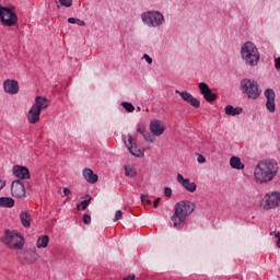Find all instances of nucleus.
Returning a JSON list of instances; mask_svg holds the SVG:
<instances>
[{"instance_id":"obj_1","label":"nucleus","mask_w":280,"mask_h":280,"mask_svg":"<svg viewBox=\"0 0 280 280\" xmlns=\"http://www.w3.org/2000/svg\"><path fill=\"white\" fill-rule=\"evenodd\" d=\"M279 163L275 160H262L254 168V183L256 185H268L277 178Z\"/></svg>"},{"instance_id":"obj_2","label":"nucleus","mask_w":280,"mask_h":280,"mask_svg":"<svg viewBox=\"0 0 280 280\" xmlns=\"http://www.w3.org/2000/svg\"><path fill=\"white\" fill-rule=\"evenodd\" d=\"M196 209V206L191 201H179L175 205L174 214L172 217V222L174 229H183L185 226V222L187 221V217L191 215Z\"/></svg>"},{"instance_id":"obj_3","label":"nucleus","mask_w":280,"mask_h":280,"mask_svg":"<svg viewBox=\"0 0 280 280\" xmlns=\"http://www.w3.org/2000/svg\"><path fill=\"white\" fill-rule=\"evenodd\" d=\"M241 57L248 67H257L259 65V50L253 42L243 44Z\"/></svg>"},{"instance_id":"obj_4","label":"nucleus","mask_w":280,"mask_h":280,"mask_svg":"<svg viewBox=\"0 0 280 280\" xmlns=\"http://www.w3.org/2000/svg\"><path fill=\"white\" fill-rule=\"evenodd\" d=\"M49 107V101L43 96H36L35 103L32 105L28 110L27 119L28 124H38L40 121V113L45 110V108Z\"/></svg>"},{"instance_id":"obj_5","label":"nucleus","mask_w":280,"mask_h":280,"mask_svg":"<svg viewBox=\"0 0 280 280\" xmlns=\"http://www.w3.org/2000/svg\"><path fill=\"white\" fill-rule=\"evenodd\" d=\"M16 8L11 7H0V22L4 27H14L19 25V15L15 12Z\"/></svg>"},{"instance_id":"obj_6","label":"nucleus","mask_w":280,"mask_h":280,"mask_svg":"<svg viewBox=\"0 0 280 280\" xmlns=\"http://www.w3.org/2000/svg\"><path fill=\"white\" fill-rule=\"evenodd\" d=\"M2 244L12 248L13 250H21L25 242L21 234L16 231L7 230L4 236L1 238Z\"/></svg>"},{"instance_id":"obj_7","label":"nucleus","mask_w":280,"mask_h":280,"mask_svg":"<svg viewBox=\"0 0 280 280\" xmlns=\"http://www.w3.org/2000/svg\"><path fill=\"white\" fill-rule=\"evenodd\" d=\"M241 90L243 95L247 96L248 100H258V97L261 95L259 83L253 79H243L241 81Z\"/></svg>"},{"instance_id":"obj_8","label":"nucleus","mask_w":280,"mask_h":280,"mask_svg":"<svg viewBox=\"0 0 280 280\" xmlns=\"http://www.w3.org/2000/svg\"><path fill=\"white\" fill-rule=\"evenodd\" d=\"M141 19L148 27H161L165 23V16L159 11H147L142 13Z\"/></svg>"},{"instance_id":"obj_9","label":"nucleus","mask_w":280,"mask_h":280,"mask_svg":"<svg viewBox=\"0 0 280 280\" xmlns=\"http://www.w3.org/2000/svg\"><path fill=\"white\" fill-rule=\"evenodd\" d=\"M280 206V192L269 191L265 195L260 202V208L264 211H270V209H277Z\"/></svg>"},{"instance_id":"obj_10","label":"nucleus","mask_w":280,"mask_h":280,"mask_svg":"<svg viewBox=\"0 0 280 280\" xmlns=\"http://www.w3.org/2000/svg\"><path fill=\"white\" fill-rule=\"evenodd\" d=\"M198 89L201 95L203 96V98L206 100V102L211 103L218 100V94L213 93L207 83L205 82L199 83Z\"/></svg>"},{"instance_id":"obj_11","label":"nucleus","mask_w":280,"mask_h":280,"mask_svg":"<svg viewBox=\"0 0 280 280\" xmlns=\"http://www.w3.org/2000/svg\"><path fill=\"white\" fill-rule=\"evenodd\" d=\"M125 145L132 156H143V151L137 147V142H135V138H132V136H127V140L125 139Z\"/></svg>"},{"instance_id":"obj_12","label":"nucleus","mask_w":280,"mask_h":280,"mask_svg":"<svg viewBox=\"0 0 280 280\" xmlns=\"http://www.w3.org/2000/svg\"><path fill=\"white\" fill-rule=\"evenodd\" d=\"M175 93L177 95H179V97H182V100H184L186 102V104H189L194 108H200V101L198 98L194 97V95H191V93H189L187 91L180 92L178 90H176Z\"/></svg>"},{"instance_id":"obj_13","label":"nucleus","mask_w":280,"mask_h":280,"mask_svg":"<svg viewBox=\"0 0 280 280\" xmlns=\"http://www.w3.org/2000/svg\"><path fill=\"white\" fill-rule=\"evenodd\" d=\"M265 97L267 100L266 102V108L269 110V113H275L277 110V105L275 103V100L277 97V94H275V90L272 89H267L265 91Z\"/></svg>"},{"instance_id":"obj_14","label":"nucleus","mask_w":280,"mask_h":280,"mask_svg":"<svg viewBox=\"0 0 280 280\" xmlns=\"http://www.w3.org/2000/svg\"><path fill=\"white\" fill-rule=\"evenodd\" d=\"M11 194L13 198H25V185L20 179H16L11 185Z\"/></svg>"},{"instance_id":"obj_15","label":"nucleus","mask_w":280,"mask_h":280,"mask_svg":"<svg viewBox=\"0 0 280 280\" xmlns=\"http://www.w3.org/2000/svg\"><path fill=\"white\" fill-rule=\"evenodd\" d=\"M150 131L152 137H161L165 132V124L159 119H153L150 122Z\"/></svg>"},{"instance_id":"obj_16","label":"nucleus","mask_w":280,"mask_h":280,"mask_svg":"<svg viewBox=\"0 0 280 280\" xmlns=\"http://www.w3.org/2000/svg\"><path fill=\"white\" fill-rule=\"evenodd\" d=\"M177 183L186 189V191H189L190 194H194L196 191L197 186L196 183L191 182L189 178L183 177V174H177Z\"/></svg>"},{"instance_id":"obj_17","label":"nucleus","mask_w":280,"mask_h":280,"mask_svg":"<svg viewBox=\"0 0 280 280\" xmlns=\"http://www.w3.org/2000/svg\"><path fill=\"white\" fill-rule=\"evenodd\" d=\"M22 259L25 264L32 265L36 264V261L40 259V256L36 253V248H28L24 250Z\"/></svg>"},{"instance_id":"obj_18","label":"nucleus","mask_w":280,"mask_h":280,"mask_svg":"<svg viewBox=\"0 0 280 280\" xmlns=\"http://www.w3.org/2000/svg\"><path fill=\"white\" fill-rule=\"evenodd\" d=\"M3 89L4 93H8L9 95H16V93H19V81L7 79L3 82Z\"/></svg>"},{"instance_id":"obj_19","label":"nucleus","mask_w":280,"mask_h":280,"mask_svg":"<svg viewBox=\"0 0 280 280\" xmlns=\"http://www.w3.org/2000/svg\"><path fill=\"white\" fill-rule=\"evenodd\" d=\"M13 175L15 178H21L22 180H27L31 178L30 170L21 165L13 166Z\"/></svg>"},{"instance_id":"obj_20","label":"nucleus","mask_w":280,"mask_h":280,"mask_svg":"<svg viewBox=\"0 0 280 280\" xmlns=\"http://www.w3.org/2000/svg\"><path fill=\"white\" fill-rule=\"evenodd\" d=\"M82 174L84 180H86V183H90L91 185H95V183L100 180L97 174L93 173V170L91 168H84Z\"/></svg>"},{"instance_id":"obj_21","label":"nucleus","mask_w":280,"mask_h":280,"mask_svg":"<svg viewBox=\"0 0 280 280\" xmlns=\"http://www.w3.org/2000/svg\"><path fill=\"white\" fill-rule=\"evenodd\" d=\"M138 132L142 135L143 139L148 141V143H154L156 138L150 133V131L145 130V127H138Z\"/></svg>"},{"instance_id":"obj_22","label":"nucleus","mask_w":280,"mask_h":280,"mask_svg":"<svg viewBox=\"0 0 280 280\" xmlns=\"http://www.w3.org/2000/svg\"><path fill=\"white\" fill-rule=\"evenodd\" d=\"M20 219L22 222V226H24L25 229H30L32 226V215H30V213L22 211L20 213Z\"/></svg>"},{"instance_id":"obj_23","label":"nucleus","mask_w":280,"mask_h":280,"mask_svg":"<svg viewBox=\"0 0 280 280\" xmlns=\"http://www.w3.org/2000/svg\"><path fill=\"white\" fill-rule=\"evenodd\" d=\"M244 113V109L242 107H233L232 105L225 106V115H229L230 117H235V115H242Z\"/></svg>"},{"instance_id":"obj_24","label":"nucleus","mask_w":280,"mask_h":280,"mask_svg":"<svg viewBox=\"0 0 280 280\" xmlns=\"http://www.w3.org/2000/svg\"><path fill=\"white\" fill-rule=\"evenodd\" d=\"M230 165L233 170H244V163H242V160L238 156H232L230 159Z\"/></svg>"},{"instance_id":"obj_25","label":"nucleus","mask_w":280,"mask_h":280,"mask_svg":"<svg viewBox=\"0 0 280 280\" xmlns=\"http://www.w3.org/2000/svg\"><path fill=\"white\" fill-rule=\"evenodd\" d=\"M0 207L12 209L14 207V199L11 197H0Z\"/></svg>"},{"instance_id":"obj_26","label":"nucleus","mask_w":280,"mask_h":280,"mask_svg":"<svg viewBox=\"0 0 280 280\" xmlns=\"http://www.w3.org/2000/svg\"><path fill=\"white\" fill-rule=\"evenodd\" d=\"M125 170V176H128L129 178H135L137 176V168L132 164H127L124 167Z\"/></svg>"},{"instance_id":"obj_27","label":"nucleus","mask_w":280,"mask_h":280,"mask_svg":"<svg viewBox=\"0 0 280 280\" xmlns=\"http://www.w3.org/2000/svg\"><path fill=\"white\" fill-rule=\"evenodd\" d=\"M49 246V236L43 235L37 241V248H47Z\"/></svg>"},{"instance_id":"obj_28","label":"nucleus","mask_w":280,"mask_h":280,"mask_svg":"<svg viewBox=\"0 0 280 280\" xmlns=\"http://www.w3.org/2000/svg\"><path fill=\"white\" fill-rule=\"evenodd\" d=\"M68 23H71L72 25H79L80 27H84L86 25V22L75 18H69Z\"/></svg>"},{"instance_id":"obj_29","label":"nucleus","mask_w":280,"mask_h":280,"mask_svg":"<svg viewBox=\"0 0 280 280\" xmlns=\"http://www.w3.org/2000/svg\"><path fill=\"white\" fill-rule=\"evenodd\" d=\"M89 205H91V197L89 199L81 201L80 203L77 205V209L80 210V207H82V210L84 211Z\"/></svg>"},{"instance_id":"obj_30","label":"nucleus","mask_w":280,"mask_h":280,"mask_svg":"<svg viewBox=\"0 0 280 280\" xmlns=\"http://www.w3.org/2000/svg\"><path fill=\"white\" fill-rule=\"evenodd\" d=\"M122 108L127 110V113H133L135 112V105L128 102H122L121 103Z\"/></svg>"},{"instance_id":"obj_31","label":"nucleus","mask_w":280,"mask_h":280,"mask_svg":"<svg viewBox=\"0 0 280 280\" xmlns=\"http://www.w3.org/2000/svg\"><path fill=\"white\" fill-rule=\"evenodd\" d=\"M59 3L63 8H71V5H73V0H59Z\"/></svg>"},{"instance_id":"obj_32","label":"nucleus","mask_w":280,"mask_h":280,"mask_svg":"<svg viewBox=\"0 0 280 280\" xmlns=\"http://www.w3.org/2000/svg\"><path fill=\"white\" fill-rule=\"evenodd\" d=\"M140 198H141L142 205H152V201L150 199H148L149 198L148 195L142 194Z\"/></svg>"},{"instance_id":"obj_33","label":"nucleus","mask_w":280,"mask_h":280,"mask_svg":"<svg viewBox=\"0 0 280 280\" xmlns=\"http://www.w3.org/2000/svg\"><path fill=\"white\" fill-rule=\"evenodd\" d=\"M121 218H124V212H121V210H117L114 218V222L121 220Z\"/></svg>"},{"instance_id":"obj_34","label":"nucleus","mask_w":280,"mask_h":280,"mask_svg":"<svg viewBox=\"0 0 280 280\" xmlns=\"http://www.w3.org/2000/svg\"><path fill=\"white\" fill-rule=\"evenodd\" d=\"M164 196H166V198H172V188L166 187L164 189Z\"/></svg>"},{"instance_id":"obj_35","label":"nucleus","mask_w":280,"mask_h":280,"mask_svg":"<svg viewBox=\"0 0 280 280\" xmlns=\"http://www.w3.org/2000/svg\"><path fill=\"white\" fill-rule=\"evenodd\" d=\"M197 163H207V158H205L202 154H199L197 158Z\"/></svg>"},{"instance_id":"obj_36","label":"nucleus","mask_w":280,"mask_h":280,"mask_svg":"<svg viewBox=\"0 0 280 280\" xmlns=\"http://www.w3.org/2000/svg\"><path fill=\"white\" fill-rule=\"evenodd\" d=\"M143 59L148 62V65H152V58H151L150 55L144 54V55H143Z\"/></svg>"},{"instance_id":"obj_37","label":"nucleus","mask_w":280,"mask_h":280,"mask_svg":"<svg viewBox=\"0 0 280 280\" xmlns=\"http://www.w3.org/2000/svg\"><path fill=\"white\" fill-rule=\"evenodd\" d=\"M83 222H84V224H91V217L89 214H84Z\"/></svg>"},{"instance_id":"obj_38","label":"nucleus","mask_w":280,"mask_h":280,"mask_svg":"<svg viewBox=\"0 0 280 280\" xmlns=\"http://www.w3.org/2000/svg\"><path fill=\"white\" fill-rule=\"evenodd\" d=\"M3 187H5V179H3V177L0 176V191L1 189H3Z\"/></svg>"},{"instance_id":"obj_39","label":"nucleus","mask_w":280,"mask_h":280,"mask_svg":"<svg viewBox=\"0 0 280 280\" xmlns=\"http://www.w3.org/2000/svg\"><path fill=\"white\" fill-rule=\"evenodd\" d=\"M275 67L276 69H280V57L275 59Z\"/></svg>"},{"instance_id":"obj_40","label":"nucleus","mask_w":280,"mask_h":280,"mask_svg":"<svg viewBox=\"0 0 280 280\" xmlns=\"http://www.w3.org/2000/svg\"><path fill=\"white\" fill-rule=\"evenodd\" d=\"M276 237H277L276 246L277 248H280V233H277Z\"/></svg>"},{"instance_id":"obj_41","label":"nucleus","mask_w":280,"mask_h":280,"mask_svg":"<svg viewBox=\"0 0 280 280\" xmlns=\"http://www.w3.org/2000/svg\"><path fill=\"white\" fill-rule=\"evenodd\" d=\"M161 202V198H156L154 201H153V207L154 209H156V207H159V203Z\"/></svg>"},{"instance_id":"obj_42","label":"nucleus","mask_w":280,"mask_h":280,"mask_svg":"<svg viewBox=\"0 0 280 280\" xmlns=\"http://www.w3.org/2000/svg\"><path fill=\"white\" fill-rule=\"evenodd\" d=\"M71 194V190L69 188H63V196H69Z\"/></svg>"},{"instance_id":"obj_43","label":"nucleus","mask_w":280,"mask_h":280,"mask_svg":"<svg viewBox=\"0 0 280 280\" xmlns=\"http://www.w3.org/2000/svg\"><path fill=\"white\" fill-rule=\"evenodd\" d=\"M277 233H280V232L271 231V232L269 233V235H275V237H277Z\"/></svg>"},{"instance_id":"obj_44","label":"nucleus","mask_w":280,"mask_h":280,"mask_svg":"<svg viewBox=\"0 0 280 280\" xmlns=\"http://www.w3.org/2000/svg\"><path fill=\"white\" fill-rule=\"evenodd\" d=\"M138 110H141V107H138Z\"/></svg>"},{"instance_id":"obj_45","label":"nucleus","mask_w":280,"mask_h":280,"mask_svg":"<svg viewBox=\"0 0 280 280\" xmlns=\"http://www.w3.org/2000/svg\"><path fill=\"white\" fill-rule=\"evenodd\" d=\"M0 8H3V5L0 4Z\"/></svg>"}]
</instances>
